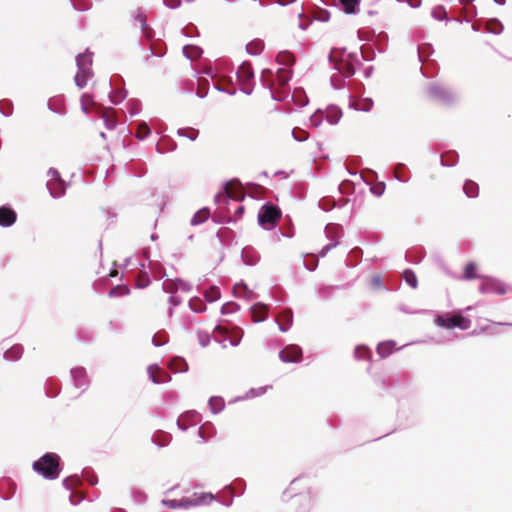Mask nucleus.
Returning a JSON list of instances; mask_svg holds the SVG:
<instances>
[{
    "instance_id": "obj_28",
    "label": "nucleus",
    "mask_w": 512,
    "mask_h": 512,
    "mask_svg": "<svg viewBox=\"0 0 512 512\" xmlns=\"http://www.w3.org/2000/svg\"><path fill=\"white\" fill-rule=\"evenodd\" d=\"M210 212L207 208H203L195 213L191 220L192 225H198L205 222L209 218Z\"/></svg>"
},
{
    "instance_id": "obj_37",
    "label": "nucleus",
    "mask_w": 512,
    "mask_h": 512,
    "mask_svg": "<svg viewBox=\"0 0 512 512\" xmlns=\"http://www.w3.org/2000/svg\"><path fill=\"white\" fill-rule=\"evenodd\" d=\"M150 133V128L147 124L143 123L138 126L137 137L143 139Z\"/></svg>"
},
{
    "instance_id": "obj_5",
    "label": "nucleus",
    "mask_w": 512,
    "mask_h": 512,
    "mask_svg": "<svg viewBox=\"0 0 512 512\" xmlns=\"http://www.w3.org/2000/svg\"><path fill=\"white\" fill-rule=\"evenodd\" d=\"M242 334V330L238 327L229 330L226 327L217 326L213 332V336L217 341L222 342L224 344L225 342H229V344L232 346H236L239 344L242 338Z\"/></svg>"
},
{
    "instance_id": "obj_21",
    "label": "nucleus",
    "mask_w": 512,
    "mask_h": 512,
    "mask_svg": "<svg viewBox=\"0 0 512 512\" xmlns=\"http://www.w3.org/2000/svg\"><path fill=\"white\" fill-rule=\"evenodd\" d=\"M276 61L278 64L283 65V68H288L294 64L295 58L291 52L281 51L278 53Z\"/></svg>"
},
{
    "instance_id": "obj_19",
    "label": "nucleus",
    "mask_w": 512,
    "mask_h": 512,
    "mask_svg": "<svg viewBox=\"0 0 512 512\" xmlns=\"http://www.w3.org/2000/svg\"><path fill=\"white\" fill-rule=\"evenodd\" d=\"M268 308L266 305L257 304L251 309L252 320L254 322H261L267 317Z\"/></svg>"
},
{
    "instance_id": "obj_27",
    "label": "nucleus",
    "mask_w": 512,
    "mask_h": 512,
    "mask_svg": "<svg viewBox=\"0 0 512 512\" xmlns=\"http://www.w3.org/2000/svg\"><path fill=\"white\" fill-rule=\"evenodd\" d=\"M463 190L468 197H476L479 193L478 184L474 181L468 180L465 182Z\"/></svg>"
},
{
    "instance_id": "obj_43",
    "label": "nucleus",
    "mask_w": 512,
    "mask_h": 512,
    "mask_svg": "<svg viewBox=\"0 0 512 512\" xmlns=\"http://www.w3.org/2000/svg\"><path fill=\"white\" fill-rule=\"evenodd\" d=\"M335 246H336V243L329 244V245L325 246L321 252V255L324 256L332 247H335Z\"/></svg>"
},
{
    "instance_id": "obj_31",
    "label": "nucleus",
    "mask_w": 512,
    "mask_h": 512,
    "mask_svg": "<svg viewBox=\"0 0 512 512\" xmlns=\"http://www.w3.org/2000/svg\"><path fill=\"white\" fill-rule=\"evenodd\" d=\"M220 290L218 287L213 286L206 290L204 296L205 299L209 302H214L220 298Z\"/></svg>"
},
{
    "instance_id": "obj_36",
    "label": "nucleus",
    "mask_w": 512,
    "mask_h": 512,
    "mask_svg": "<svg viewBox=\"0 0 512 512\" xmlns=\"http://www.w3.org/2000/svg\"><path fill=\"white\" fill-rule=\"evenodd\" d=\"M314 18L316 20L326 22L330 19V13L326 10L319 9V10L315 11Z\"/></svg>"
},
{
    "instance_id": "obj_12",
    "label": "nucleus",
    "mask_w": 512,
    "mask_h": 512,
    "mask_svg": "<svg viewBox=\"0 0 512 512\" xmlns=\"http://www.w3.org/2000/svg\"><path fill=\"white\" fill-rule=\"evenodd\" d=\"M97 115L104 121L108 130L115 129L117 125L116 111L110 107H99Z\"/></svg>"
},
{
    "instance_id": "obj_25",
    "label": "nucleus",
    "mask_w": 512,
    "mask_h": 512,
    "mask_svg": "<svg viewBox=\"0 0 512 512\" xmlns=\"http://www.w3.org/2000/svg\"><path fill=\"white\" fill-rule=\"evenodd\" d=\"M476 270L477 265L474 262L468 263L464 268V274L462 278L464 280H473L481 278V276L477 274Z\"/></svg>"
},
{
    "instance_id": "obj_24",
    "label": "nucleus",
    "mask_w": 512,
    "mask_h": 512,
    "mask_svg": "<svg viewBox=\"0 0 512 512\" xmlns=\"http://www.w3.org/2000/svg\"><path fill=\"white\" fill-rule=\"evenodd\" d=\"M184 55L190 60H197L202 55V49L194 45H186L183 48Z\"/></svg>"
},
{
    "instance_id": "obj_1",
    "label": "nucleus",
    "mask_w": 512,
    "mask_h": 512,
    "mask_svg": "<svg viewBox=\"0 0 512 512\" xmlns=\"http://www.w3.org/2000/svg\"><path fill=\"white\" fill-rule=\"evenodd\" d=\"M60 458L55 453H46L33 463V469L48 479H56L59 475Z\"/></svg>"
},
{
    "instance_id": "obj_52",
    "label": "nucleus",
    "mask_w": 512,
    "mask_h": 512,
    "mask_svg": "<svg viewBox=\"0 0 512 512\" xmlns=\"http://www.w3.org/2000/svg\"><path fill=\"white\" fill-rule=\"evenodd\" d=\"M9 353H10V352H6V357H7V358H10Z\"/></svg>"
},
{
    "instance_id": "obj_32",
    "label": "nucleus",
    "mask_w": 512,
    "mask_h": 512,
    "mask_svg": "<svg viewBox=\"0 0 512 512\" xmlns=\"http://www.w3.org/2000/svg\"><path fill=\"white\" fill-rule=\"evenodd\" d=\"M183 285H184V283L180 280H177V281L166 280L163 283V288L168 293H174L178 289L179 286H183Z\"/></svg>"
},
{
    "instance_id": "obj_6",
    "label": "nucleus",
    "mask_w": 512,
    "mask_h": 512,
    "mask_svg": "<svg viewBox=\"0 0 512 512\" xmlns=\"http://www.w3.org/2000/svg\"><path fill=\"white\" fill-rule=\"evenodd\" d=\"M436 323L447 329L458 327L461 330H467L471 326V320L460 314L438 316Z\"/></svg>"
},
{
    "instance_id": "obj_18",
    "label": "nucleus",
    "mask_w": 512,
    "mask_h": 512,
    "mask_svg": "<svg viewBox=\"0 0 512 512\" xmlns=\"http://www.w3.org/2000/svg\"><path fill=\"white\" fill-rule=\"evenodd\" d=\"M99 107H102L101 105H98L92 95L90 94H83L82 97H81V108L83 110V112L85 113H89V112H92V111H95L96 113H98V108Z\"/></svg>"
},
{
    "instance_id": "obj_39",
    "label": "nucleus",
    "mask_w": 512,
    "mask_h": 512,
    "mask_svg": "<svg viewBox=\"0 0 512 512\" xmlns=\"http://www.w3.org/2000/svg\"><path fill=\"white\" fill-rule=\"evenodd\" d=\"M165 5L170 8H177L181 4V0H164Z\"/></svg>"
},
{
    "instance_id": "obj_11",
    "label": "nucleus",
    "mask_w": 512,
    "mask_h": 512,
    "mask_svg": "<svg viewBox=\"0 0 512 512\" xmlns=\"http://www.w3.org/2000/svg\"><path fill=\"white\" fill-rule=\"evenodd\" d=\"M279 357L283 362L297 363L302 358V349L297 345H288L280 351Z\"/></svg>"
},
{
    "instance_id": "obj_29",
    "label": "nucleus",
    "mask_w": 512,
    "mask_h": 512,
    "mask_svg": "<svg viewBox=\"0 0 512 512\" xmlns=\"http://www.w3.org/2000/svg\"><path fill=\"white\" fill-rule=\"evenodd\" d=\"M209 83L206 78H199L197 84V95L201 98L205 97L208 93Z\"/></svg>"
},
{
    "instance_id": "obj_41",
    "label": "nucleus",
    "mask_w": 512,
    "mask_h": 512,
    "mask_svg": "<svg viewBox=\"0 0 512 512\" xmlns=\"http://www.w3.org/2000/svg\"><path fill=\"white\" fill-rule=\"evenodd\" d=\"M260 49V44H256L255 47L253 44L247 46L248 52L252 54H257Z\"/></svg>"
},
{
    "instance_id": "obj_35",
    "label": "nucleus",
    "mask_w": 512,
    "mask_h": 512,
    "mask_svg": "<svg viewBox=\"0 0 512 512\" xmlns=\"http://www.w3.org/2000/svg\"><path fill=\"white\" fill-rule=\"evenodd\" d=\"M189 305L190 308L197 313L204 312L206 309L205 303L199 298L191 299Z\"/></svg>"
},
{
    "instance_id": "obj_45",
    "label": "nucleus",
    "mask_w": 512,
    "mask_h": 512,
    "mask_svg": "<svg viewBox=\"0 0 512 512\" xmlns=\"http://www.w3.org/2000/svg\"><path fill=\"white\" fill-rule=\"evenodd\" d=\"M276 1H277V3H279L280 5H283V6H284V5H287V4L291 3V2H293L294 0H276Z\"/></svg>"
},
{
    "instance_id": "obj_22",
    "label": "nucleus",
    "mask_w": 512,
    "mask_h": 512,
    "mask_svg": "<svg viewBox=\"0 0 512 512\" xmlns=\"http://www.w3.org/2000/svg\"><path fill=\"white\" fill-rule=\"evenodd\" d=\"M170 369L175 373L185 372L188 370L187 362L181 357H174L169 363Z\"/></svg>"
},
{
    "instance_id": "obj_7",
    "label": "nucleus",
    "mask_w": 512,
    "mask_h": 512,
    "mask_svg": "<svg viewBox=\"0 0 512 512\" xmlns=\"http://www.w3.org/2000/svg\"><path fill=\"white\" fill-rule=\"evenodd\" d=\"M253 78L254 72L251 64L243 62L237 71V79L240 84V88L244 93L250 94L252 92Z\"/></svg>"
},
{
    "instance_id": "obj_10",
    "label": "nucleus",
    "mask_w": 512,
    "mask_h": 512,
    "mask_svg": "<svg viewBox=\"0 0 512 512\" xmlns=\"http://www.w3.org/2000/svg\"><path fill=\"white\" fill-rule=\"evenodd\" d=\"M331 59L334 61L335 69L345 77H350L355 73V64L349 59V56L345 58L342 56L337 59L336 55H331Z\"/></svg>"
},
{
    "instance_id": "obj_3",
    "label": "nucleus",
    "mask_w": 512,
    "mask_h": 512,
    "mask_svg": "<svg viewBox=\"0 0 512 512\" xmlns=\"http://www.w3.org/2000/svg\"><path fill=\"white\" fill-rule=\"evenodd\" d=\"M77 67L78 71L75 75V83L76 85L82 89L86 86L88 80L92 76L91 66H92V57L91 54H80L77 59Z\"/></svg>"
},
{
    "instance_id": "obj_23",
    "label": "nucleus",
    "mask_w": 512,
    "mask_h": 512,
    "mask_svg": "<svg viewBox=\"0 0 512 512\" xmlns=\"http://www.w3.org/2000/svg\"><path fill=\"white\" fill-rule=\"evenodd\" d=\"M354 357L356 360L370 361L372 358V352L367 346L359 345L354 349Z\"/></svg>"
},
{
    "instance_id": "obj_16",
    "label": "nucleus",
    "mask_w": 512,
    "mask_h": 512,
    "mask_svg": "<svg viewBox=\"0 0 512 512\" xmlns=\"http://www.w3.org/2000/svg\"><path fill=\"white\" fill-rule=\"evenodd\" d=\"M277 322H278L279 329L282 332H286L290 328V326L292 325V322H293L292 311L287 309V310H284L283 312H281L278 315Z\"/></svg>"
},
{
    "instance_id": "obj_47",
    "label": "nucleus",
    "mask_w": 512,
    "mask_h": 512,
    "mask_svg": "<svg viewBox=\"0 0 512 512\" xmlns=\"http://www.w3.org/2000/svg\"><path fill=\"white\" fill-rule=\"evenodd\" d=\"M117 274H118V271L117 270H113V271L110 272L109 276L110 277H115V276H117Z\"/></svg>"
},
{
    "instance_id": "obj_26",
    "label": "nucleus",
    "mask_w": 512,
    "mask_h": 512,
    "mask_svg": "<svg viewBox=\"0 0 512 512\" xmlns=\"http://www.w3.org/2000/svg\"><path fill=\"white\" fill-rule=\"evenodd\" d=\"M360 0H340V4L347 14H354L357 12V6Z\"/></svg>"
},
{
    "instance_id": "obj_46",
    "label": "nucleus",
    "mask_w": 512,
    "mask_h": 512,
    "mask_svg": "<svg viewBox=\"0 0 512 512\" xmlns=\"http://www.w3.org/2000/svg\"><path fill=\"white\" fill-rule=\"evenodd\" d=\"M267 387H260L258 393L256 395H260L266 392Z\"/></svg>"
},
{
    "instance_id": "obj_38",
    "label": "nucleus",
    "mask_w": 512,
    "mask_h": 512,
    "mask_svg": "<svg viewBox=\"0 0 512 512\" xmlns=\"http://www.w3.org/2000/svg\"><path fill=\"white\" fill-rule=\"evenodd\" d=\"M293 134H294V137L300 141L307 138L306 133L300 129L298 131L296 129H294Z\"/></svg>"
},
{
    "instance_id": "obj_44",
    "label": "nucleus",
    "mask_w": 512,
    "mask_h": 512,
    "mask_svg": "<svg viewBox=\"0 0 512 512\" xmlns=\"http://www.w3.org/2000/svg\"><path fill=\"white\" fill-rule=\"evenodd\" d=\"M203 73L207 74V75H210V76H214L213 74V71H212V68L211 67H207L203 70Z\"/></svg>"
},
{
    "instance_id": "obj_9",
    "label": "nucleus",
    "mask_w": 512,
    "mask_h": 512,
    "mask_svg": "<svg viewBox=\"0 0 512 512\" xmlns=\"http://www.w3.org/2000/svg\"><path fill=\"white\" fill-rule=\"evenodd\" d=\"M214 500V495L211 493H194L191 497H185L179 500L180 508H189L192 506L208 505Z\"/></svg>"
},
{
    "instance_id": "obj_42",
    "label": "nucleus",
    "mask_w": 512,
    "mask_h": 512,
    "mask_svg": "<svg viewBox=\"0 0 512 512\" xmlns=\"http://www.w3.org/2000/svg\"><path fill=\"white\" fill-rule=\"evenodd\" d=\"M372 284L373 286L377 287V288H380L382 286V280L380 277L378 276H375L372 278Z\"/></svg>"
},
{
    "instance_id": "obj_30",
    "label": "nucleus",
    "mask_w": 512,
    "mask_h": 512,
    "mask_svg": "<svg viewBox=\"0 0 512 512\" xmlns=\"http://www.w3.org/2000/svg\"><path fill=\"white\" fill-rule=\"evenodd\" d=\"M402 276L408 285H410L412 288H417V277L412 270H405Z\"/></svg>"
},
{
    "instance_id": "obj_20",
    "label": "nucleus",
    "mask_w": 512,
    "mask_h": 512,
    "mask_svg": "<svg viewBox=\"0 0 512 512\" xmlns=\"http://www.w3.org/2000/svg\"><path fill=\"white\" fill-rule=\"evenodd\" d=\"M394 347L393 341H385L378 344L376 351L381 358H386L393 353Z\"/></svg>"
},
{
    "instance_id": "obj_34",
    "label": "nucleus",
    "mask_w": 512,
    "mask_h": 512,
    "mask_svg": "<svg viewBox=\"0 0 512 512\" xmlns=\"http://www.w3.org/2000/svg\"><path fill=\"white\" fill-rule=\"evenodd\" d=\"M130 290L126 285H118L109 291L110 297H118L129 294Z\"/></svg>"
},
{
    "instance_id": "obj_51",
    "label": "nucleus",
    "mask_w": 512,
    "mask_h": 512,
    "mask_svg": "<svg viewBox=\"0 0 512 512\" xmlns=\"http://www.w3.org/2000/svg\"><path fill=\"white\" fill-rule=\"evenodd\" d=\"M100 135L105 138V134L103 132L100 133Z\"/></svg>"
},
{
    "instance_id": "obj_15",
    "label": "nucleus",
    "mask_w": 512,
    "mask_h": 512,
    "mask_svg": "<svg viewBox=\"0 0 512 512\" xmlns=\"http://www.w3.org/2000/svg\"><path fill=\"white\" fill-rule=\"evenodd\" d=\"M17 215L14 210L8 207H0V225L3 227L11 226L15 223Z\"/></svg>"
},
{
    "instance_id": "obj_49",
    "label": "nucleus",
    "mask_w": 512,
    "mask_h": 512,
    "mask_svg": "<svg viewBox=\"0 0 512 512\" xmlns=\"http://www.w3.org/2000/svg\"><path fill=\"white\" fill-rule=\"evenodd\" d=\"M372 191H373L374 193L379 194V195H380V193H381L380 191H376V187H375V188H372Z\"/></svg>"
},
{
    "instance_id": "obj_17",
    "label": "nucleus",
    "mask_w": 512,
    "mask_h": 512,
    "mask_svg": "<svg viewBox=\"0 0 512 512\" xmlns=\"http://www.w3.org/2000/svg\"><path fill=\"white\" fill-rule=\"evenodd\" d=\"M148 373L155 384L165 383L170 379V376L158 367L150 366Z\"/></svg>"
},
{
    "instance_id": "obj_33",
    "label": "nucleus",
    "mask_w": 512,
    "mask_h": 512,
    "mask_svg": "<svg viewBox=\"0 0 512 512\" xmlns=\"http://www.w3.org/2000/svg\"><path fill=\"white\" fill-rule=\"evenodd\" d=\"M178 133H179V135L186 137V138L190 139L191 141L196 140V138L199 135V131L197 129H194L191 127L180 129Z\"/></svg>"
},
{
    "instance_id": "obj_2",
    "label": "nucleus",
    "mask_w": 512,
    "mask_h": 512,
    "mask_svg": "<svg viewBox=\"0 0 512 512\" xmlns=\"http://www.w3.org/2000/svg\"><path fill=\"white\" fill-rule=\"evenodd\" d=\"M292 71L289 68H279L275 79L270 85L271 92L275 99L282 100L289 92L288 83L291 79Z\"/></svg>"
},
{
    "instance_id": "obj_13",
    "label": "nucleus",
    "mask_w": 512,
    "mask_h": 512,
    "mask_svg": "<svg viewBox=\"0 0 512 512\" xmlns=\"http://www.w3.org/2000/svg\"><path fill=\"white\" fill-rule=\"evenodd\" d=\"M225 195L233 200L239 201L244 198V191L239 183L230 181L225 186Z\"/></svg>"
},
{
    "instance_id": "obj_14",
    "label": "nucleus",
    "mask_w": 512,
    "mask_h": 512,
    "mask_svg": "<svg viewBox=\"0 0 512 512\" xmlns=\"http://www.w3.org/2000/svg\"><path fill=\"white\" fill-rule=\"evenodd\" d=\"M481 291L486 292H494L499 295H503L506 293L507 288L504 284L494 280V279H486L485 283L481 286Z\"/></svg>"
},
{
    "instance_id": "obj_8",
    "label": "nucleus",
    "mask_w": 512,
    "mask_h": 512,
    "mask_svg": "<svg viewBox=\"0 0 512 512\" xmlns=\"http://www.w3.org/2000/svg\"><path fill=\"white\" fill-rule=\"evenodd\" d=\"M47 188L53 197H59L65 193V183L61 179L59 172L51 168L48 171Z\"/></svg>"
},
{
    "instance_id": "obj_50",
    "label": "nucleus",
    "mask_w": 512,
    "mask_h": 512,
    "mask_svg": "<svg viewBox=\"0 0 512 512\" xmlns=\"http://www.w3.org/2000/svg\"><path fill=\"white\" fill-rule=\"evenodd\" d=\"M300 27H301L302 29H305V28H306V26H305V25H303V24H300Z\"/></svg>"
},
{
    "instance_id": "obj_4",
    "label": "nucleus",
    "mask_w": 512,
    "mask_h": 512,
    "mask_svg": "<svg viewBox=\"0 0 512 512\" xmlns=\"http://www.w3.org/2000/svg\"><path fill=\"white\" fill-rule=\"evenodd\" d=\"M281 210L271 204H265L258 214V221L266 229H272L281 218Z\"/></svg>"
},
{
    "instance_id": "obj_48",
    "label": "nucleus",
    "mask_w": 512,
    "mask_h": 512,
    "mask_svg": "<svg viewBox=\"0 0 512 512\" xmlns=\"http://www.w3.org/2000/svg\"><path fill=\"white\" fill-rule=\"evenodd\" d=\"M244 211V207L243 206H239L238 209H237V212H239L240 214H242Z\"/></svg>"
},
{
    "instance_id": "obj_40",
    "label": "nucleus",
    "mask_w": 512,
    "mask_h": 512,
    "mask_svg": "<svg viewBox=\"0 0 512 512\" xmlns=\"http://www.w3.org/2000/svg\"><path fill=\"white\" fill-rule=\"evenodd\" d=\"M164 504L167 505L169 508H172V509L180 508L179 507V500H167V501H164Z\"/></svg>"
}]
</instances>
